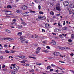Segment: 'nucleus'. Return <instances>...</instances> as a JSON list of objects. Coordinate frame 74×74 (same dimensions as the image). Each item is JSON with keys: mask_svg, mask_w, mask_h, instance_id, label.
<instances>
[{"mask_svg": "<svg viewBox=\"0 0 74 74\" xmlns=\"http://www.w3.org/2000/svg\"><path fill=\"white\" fill-rule=\"evenodd\" d=\"M53 18H54L55 19V18H56V16H53Z\"/></svg>", "mask_w": 74, "mask_h": 74, "instance_id": "obj_64", "label": "nucleus"}, {"mask_svg": "<svg viewBox=\"0 0 74 74\" xmlns=\"http://www.w3.org/2000/svg\"><path fill=\"white\" fill-rule=\"evenodd\" d=\"M24 66H25V67H27V64H24Z\"/></svg>", "mask_w": 74, "mask_h": 74, "instance_id": "obj_53", "label": "nucleus"}, {"mask_svg": "<svg viewBox=\"0 0 74 74\" xmlns=\"http://www.w3.org/2000/svg\"><path fill=\"white\" fill-rule=\"evenodd\" d=\"M12 12L11 11H8V15H12Z\"/></svg>", "mask_w": 74, "mask_h": 74, "instance_id": "obj_13", "label": "nucleus"}, {"mask_svg": "<svg viewBox=\"0 0 74 74\" xmlns=\"http://www.w3.org/2000/svg\"><path fill=\"white\" fill-rule=\"evenodd\" d=\"M24 38H23L22 37H21L20 39L21 40H23V39H24Z\"/></svg>", "mask_w": 74, "mask_h": 74, "instance_id": "obj_33", "label": "nucleus"}, {"mask_svg": "<svg viewBox=\"0 0 74 74\" xmlns=\"http://www.w3.org/2000/svg\"><path fill=\"white\" fill-rule=\"evenodd\" d=\"M56 42H53V45H56Z\"/></svg>", "mask_w": 74, "mask_h": 74, "instance_id": "obj_61", "label": "nucleus"}, {"mask_svg": "<svg viewBox=\"0 0 74 74\" xmlns=\"http://www.w3.org/2000/svg\"><path fill=\"white\" fill-rule=\"evenodd\" d=\"M71 38H74V34H73L71 35Z\"/></svg>", "mask_w": 74, "mask_h": 74, "instance_id": "obj_24", "label": "nucleus"}, {"mask_svg": "<svg viewBox=\"0 0 74 74\" xmlns=\"http://www.w3.org/2000/svg\"><path fill=\"white\" fill-rule=\"evenodd\" d=\"M12 66H13V68L14 70H15L16 71H18V70H19V66H15L16 65L15 64H12Z\"/></svg>", "mask_w": 74, "mask_h": 74, "instance_id": "obj_1", "label": "nucleus"}, {"mask_svg": "<svg viewBox=\"0 0 74 74\" xmlns=\"http://www.w3.org/2000/svg\"><path fill=\"white\" fill-rule=\"evenodd\" d=\"M46 48L48 49H50V47L48 46H47L46 47Z\"/></svg>", "mask_w": 74, "mask_h": 74, "instance_id": "obj_39", "label": "nucleus"}, {"mask_svg": "<svg viewBox=\"0 0 74 74\" xmlns=\"http://www.w3.org/2000/svg\"><path fill=\"white\" fill-rule=\"evenodd\" d=\"M39 10H40L41 9V6L39 5L38 6Z\"/></svg>", "mask_w": 74, "mask_h": 74, "instance_id": "obj_47", "label": "nucleus"}, {"mask_svg": "<svg viewBox=\"0 0 74 74\" xmlns=\"http://www.w3.org/2000/svg\"><path fill=\"white\" fill-rule=\"evenodd\" d=\"M7 8H12V7L11 6H10V5H8L7 6Z\"/></svg>", "mask_w": 74, "mask_h": 74, "instance_id": "obj_18", "label": "nucleus"}, {"mask_svg": "<svg viewBox=\"0 0 74 74\" xmlns=\"http://www.w3.org/2000/svg\"><path fill=\"white\" fill-rule=\"evenodd\" d=\"M14 52H16V51H14L13 50H11L10 53H14Z\"/></svg>", "mask_w": 74, "mask_h": 74, "instance_id": "obj_25", "label": "nucleus"}, {"mask_svg": "<svg viewBox=\"0 0 74 74\" xmlns=\"http://www.w3.org/2000/svg\"><path fill=\"white\" fill-rule=\"evenodd\" d=\"M38 37L37 35H32L33 38H36Z\"/></svg>", "mask_w": 74, "mask_h": 74, "instance_id": "obj_8", "label": "nucleus"}, {"mask_svg": "<svg viewBox=\"0 0 74 74\" xmlns=\"http://www.w3.org/2000/svg\"><path fill=\"white\" fill-rule=\"evenodd\" d=\"M52 34H53V35H55V36H56V33H52Z\"/></svg>", "mask_w": 74, "mask_h": 74, "instance_id": "obj_56", "label": "nucleus"}, {"mask_svg": "<svg viewBox=\"0 0 74 74\" xmlns=\"http://www.w3.org/2000/svg\"><path fill=\"white\" fill-rule=\"evenodd\" d=\"M67 29V27H65L64 28V30H66Z\"/></svg>", "mask_w": 74, "mask_h": 74, "instance_id": "obj_35", "label": "nucleus"}, {"mask_svg": "<svg viewBox=\"0 0 74 74\" xmlns=\"http://www.w3.org/2000/svg\"><path fill=\"white\" fill-rule=\"evenodd\" d=\"M41 64H42L41 63H38L37 65H41Z\"/></svg>", "mask_w": 74, "mask_h": 74, "instance_id": "obj_41", "label": "nucleus"}, {"mask_svg": "<svg viewBox=\"0 0 74 74\" xmlns=\"http://www.w3.org/2000/svg\"><path fill=\"white\" fill-rule=\"evenodd\" d=\"M68 41H69V42H71L72 41V40L71 39H69L68 40Z\"/></svg>", "mask_w": 74, "mask_h": 74, "instance_id": "obj_36", "label": "nucleus"}, {"mask_svg": "<svg viewBox=\"0 0 74 74\" xmlns=\"http://www.w3.org/2000/svg\"><path fill=\"white\" fill-rule=\"evenodd\" d=\"M24 14H26L25 15H24V16H29V12H26L25 13H23Z\"/></svg>", "mask_w": 74, "mask_h": 74, "instance_id": "obj_9", "label": "nucleus"}, {"mask_svg": "<svg viewBox=\"0 0 74 74\" xmlns=\"http://www.w3.org/2000/svg\"><path fill=\"white\" fill-rule=\"evenodd\" d=\"M56 72H57V73H58L59 71V70L57 69L56 71Z\"/></svg>", "mask_w": 74, "mask_h": 74, "instance_id": "obj_54", "label": "nucleus"}, {"mask_svg": "<svg viewBox=\"0 0 74 74\" xmlns=\"http://www.w3.org/2000/svg\"><path fill=\"white\" fill-rule=\"evenodd\" d=\"M56 15L57 16H60V13L56 14Z\"/></svg>", "mask_w": 74, "mask_h": 74, "instance_id": "obj_30", "label": "nucleus"}, {"mask_svg": "<svg viewBox=\"0 0 74 74\" xmlns=\"http://www.w3.org/2000/svg\"><path fill=\"white\" fill-rule=\"evenodd\" d=\"M28 66H29V64H27V67Z\"/></svg>", "mask_w": 74, "mask_h": 74, "instance_id": "obj_60", "label": "nucleus"}, {"mask_svg": "<svg viewBox=\"0 0 74 74\" xmlns=\"http://www.w3.org/2000/svg\"><path fill=\"white\" fill-rule=\"evenodd\" d=\"M16 12L18 13H20L22 12V11H21V10H18L16 11Z\"/></svg>", "mask_w": 74, "mask_h": 74, "instance_id": "obj_17", "label": "nucleus"}, {"mask_svg": "<svg viewBox=\"0 0 74 74\" xmlns=\"http://www.w3.org/2000/svg\"><path fill=\"white\" fill-rule=\"evenodd\" d=\"M21 42L23 43V42H24L25 43H26V44H27L28 43V41L27 40H23L21 41Z\"/></svg>", "mask_w": 74, "mask_h": 74, "instance_id": "obj_6", "label": "nucleus"}, {"mask_svg": "<svg viewBox=\"0 0 74 74\" xmlns=\"http://www.w3.org/2000/svg\"><path fill=\"white\" fill-rule=\"evenodd\" d=\"M50 71H53V69H51L50 70Z\"/></svg>", "mask_w": 74, "mask_h": 74, "instance_id": "obj_49", "label": "nucleus"}, {"mask_svg": "<svg viewBox=\"0 0 74 74\" xmlns=\"http://www.w3.org/2000/svg\"><path fill=\"white\" fill-rule=\"evenodd\" d=\"M43 18L42 16H40V19H42Z\"/></svg>", "mask_w": 74, "mask_h": 74, "instance_id": "obj_58", "label": "nucleus"}, {"mask_svg": "<svg viewBox=\"0 0 74 74\" xmlns=\"http://www.w3.org/2000/svg\"><path fill=\"white\" fill-rule=\"evenodd\" d=\"M58 25L59 26H62V25H60V23H58Z\"/></svg>", "mask_w": 74, "mask_h": 74, "instance_id": "obj_42", "label": "nucleus"}, {"mask_svg": "<svg viewBox=\"0 0 74 74\" xmlns=\"http://www.w3.org/2000/svg\"><path fill=\"white\" fill-rule=\"evenodd\" d=\"M0 49H3V47L2 45L0 46Z\"/></svg>", "mask_w": 74, "mask_h": 74, "instance_id": "obj_34", "label": "nucleus"}, {"mask_svg": "<svg viewBox=\"0 0 74 74\" xmlns=\"http://www.w3.org/2000/svg\"><path fill=\"white\" fill-rule=\"evenodd\" d=\"M6 32H7V33H11V31L8 30H6Z\"/></svg>", "mask_w": 74, "mask_h": 74, "instance_id": "obj_23", "label": "nucleus"}, {"mask_svg": "<svg viewBox=\"0 0 74 74\" xmlns=\"http://www.w3.org/2000/svg\"><path fill=\"white\" fill-rule=\"evenodd\" d=\"M59 36L60 38H62V35L61 34Z\"/></svg>", "mask_w": 74, "mask_h": 74, "instance_id": "obj_48", "label": "nucleus"}, {"mask_svg": "<svg viewBox=\"0 0 74 74\" xmlns=\"http://www.w3.org/2000/svg\"><path fill=\"white\" fill-rule=\"evenodd\" d=\"M12 25H16V23H13L12 24Z\"/></svg>", "mask_w": 74, "mask_h": 74, "instance_id": "obj_38", "label": "nucleus"}, {"mask_svg": "<svg viewBox=\"0 0 74 74\" xmlns=\"http://www.w3.org/2000/svg\"><path fill=\"white\" fill-rule=\"evenodd\" d=\"M10 41H11L12 42H13V41H14V40L13 39H11Z\"/></svg>", "mask_w": 74, "mask_h": 74, "instance_id": "obj_43", "label": "nucleus"}, {"mask_svg": "<svg viewBox=\"0 0 74 74\" xmlns=\"http://www.w3.org/2000/svg\"><path fill=\"white\" fill-rule=\"evenodd\" d=\"M34 1L36 3H37L38 2V0H34Z\"/></svg>", "mask_w": 74, "mask_h": 74, "instance_id": "obj_28", "label": "nucleus"}, {"mask_svg": "<svg viewBox=\"0 0 74 74\" xmlns=\"http://www.w3.org/2000/svg\"><path fill=\"white\" fill-rule=\"evenodd\" d=\"M21 24L23 25H26V23L25 22H23V21H22L21 22Z\"/></svg>", "mask_w": 74, "mask_h": 74, "instance_id": "obj_21", "label": "nucleus"}, {"mask_svg": "<svg viewBox=\"0 0 74 74\" xmlns=\"http://www.w3.org/2000/svg\"><path fill=\"white\" fill-rule=\"evenodd\" d=\"M10 73L12 74H15V72L14 71H10Z\"/></svg>", "mask_w": 74, "mask_h": 74, "instance_id": "obj_11", "label": "nucleus"}, {"mask_svg": "<svg viewBox=\"0 0 74 74\" xmlns=\"http://www.w3.org/2000/svg\"><path fill=\"white\" fill-rule=\"evenodd\" d=\"M56 9L58 11H59L60 10V8L59 6L56 7Z\"/></svg>", "mask_w": 74, "mask_h": 74, "instance_id": "obj_10", "label": "nucleus"}, {"mask_svg": "<svg viewBox=\"0 0 74 74\" xmlns=\"http://www.w3.org/2000/svg\"><path fill=\"white\" fill-rule=\"evenodd\" d=\"M42 32H45V30H44V29H42Z\"/></svg>", "mask_w": 74, "mask_h": 74, "instance_id": "obj_57", "label": "nucleus"}, {"mask_svg": "<svg viewBox=\"0 0 74 74\" xmlns=\"http://www.w3.org/2000/svg\"><path fill=\"white\" fill-rule=\"evenodd\" d=\"M18 26L19 27H22V26L21 25H18Z\"/></svg>", "mask_w": 74, "mask_h": 74, "instance_id": "obj_62", "label": "nucleus"}, {"mask_svg": "<svg viewBox=\"0 0 74 74\" xmlns=\"http://www.w3.org/2000/svg\"><path fill=\"white\" fill-rule=\"evenodd\" d=\"M45 26L46 27H47L48 28L49 27V25L48 24H46L45 25Z\"/></svg>", "mask_w": 74, "mask_h": 74, "instance_id": "obj_16", "label": "nucleus"}, {"mask_svg": "<svg viewBox=\"0 0 74 74\" xmlns=\"http://www.w3.org/2000/svg\"><path fill=\"white\" fill-rule=\"evenodd\" d=\"M29 58H30V59H36V58L35 57H32L31 56L29 57Z\"/></svg>", "mask_w": 74, "mask_h": 74, "instance_id": "obj_19", "label": "nucleus"}, {"mask_svg": "<svg viewBox=\"0 0 74 74\" xmlns=\"http://www.w3.org/2000/svg\"><path fill=\"white\" fill-rule=\"evenodd\" d=\"M20 58H21V59H23V58H26L25 56H19Z\"/></svg>", "mask_w": 74, "mask_h": 74, "instance_id": "obj_15", "label": "nucleus"}, {"mask_svg": "<svg viewBox=\"0 0 74 74\" xmlns=\"http://www.w3.org/2000/svg\"><path fill=\"white\" fill-rule=\"evenodd\" d=\"M38 16V19H40L41 18L40 16Z\"/></svg>", "mask_w": 74, "mask_h": 74, "instance_id": "obj_55", "label": "nucleus"}, {"mask_svg": "<svg viewBox=\"0 0 74 74\" xmlns=\"http://www.w3.org/2000/svg\"><path fill=\"white\" fill-rule=\"evenodd\" d=\"M64 49H66V51H68L69 50V48L68 47H66L64 48Z\"/></svg>", "mask_w": 74, "mask_h": 74, "instance_id": "obj_29", "label": "nucleus"}, {"mask_svg": "<svg viewBox=\"0 0 74 74\" xmlns=\"http://www.w3.org/2000/svg\"><path fill=\"white\" fill-rule=\"evenodd\" d=\"M42 43L43 44H47V43L46 42H45V41H43Z\"/></svg>", "mask_w": 74, "mask_h": 74, "instance_id": "obj_44", "label": "nucleus"}, {"mask_svg": "<svg viewBox=\"0 0 74 74\" xmlns=\"http://www.w3.org/2000/svg\"><path fill=\"white\" fill-rule=\"evenodd\" d=\"M39 13L40 14H44V13H43V12L41 11L39 12Z\"/></svg>", "mask_w": 74, "mask_h": 74, "instance_id": "obj_32", "label": "nucleus"}, {"mask_svg": "<svg viewBox=\"0 0 74 74\" xmlns=\"http://www.w3.org/2000/svg\"><path fill=\"white\" fill-rule=\"evenodd\" d=\"M18 35L20 36H21V35H22V32H20L18 33Z\"/></svg>", "mask_w": 74, "mask_h": 74, "instance_id": "obj_27", "label": "nucleus"}, {"mask_svg": "<svg viewBox=\"0 0 74 74\" xmlns=\"http://www.w3.org/2000/svg\"><path fill=\"white\" fill-rule=\"evenodd\" d=\"M5 52H6V53H10V52L8 51L7 50H5Z\"/></svg>", "mask_w": 74, "mask_h": 74, "instance_id": "obj_26", "label": "nucleus"}, {"mask_svg": "<svg viewBox=\"0 0 74 74\" xmlns=\"http://www.w3.org/2000/svg\"><path fill=\"white\" fill-rule=\"evenodd\" d=\"M4 40H9V41H11V39L9 38H4Z\"/></svg>", "mask_w": 74, "mask_h": 74, "instance_id": "obj_12", "label": "nucleus"}, {"mask_svg": "<svg viewBox=\"0 0 74 74\" xmlns=\"http://www.w3.org/2000/svg\"><path fill=\"white\" fill-rule=\"evenodd\" d=\"M13 21L14 22H16V20H15V19H13Z\"/></svg>", "mask_w": 74, "mask_h": 74, "instance_id": "obj_63", "label": "nucleus"}, {"mask_svg": "<svg viewBox=\"0 0 74 74\" xmlns=\"http://www.w3.org/2000/svg\"><path fill=\"white\" fill-rule=\"evenodd\" d=\"M59 62H60L61 63H65V62L64 61H59Z\"/></svg>", "mask_w": 74, "mask_h": 74, "instance_id": "obj_46", "label": "nucleus"}, {"mask_svg": "<svg viewBox=\"0 0 74 74\" xmlns=\"http://www.w3.org/2000/svg\"><path fill=\"white\" fill-rule=\"evenodd\" d=\"M5 14H6V15H8V11H5Z\"/></svg>", "mask_w": 74, "mask_h": 74, "instance_id": "obj_22", "label": "nucleus"}, {"mask_svg": "<svg viewBox=\"0 0 74 74\" xmlns=\"http://www.w3.org/2000/svg\"><path fill=\"white\" fill-rule=\"evenodd\" d=\"M53 54L55 56H59L60 55V53L58 52H55Z\"/></svg>", "mask_w": 74, "mask_h": 74, "instance_id": "obj_4", "label": "nucleus"}, {"mask_svg": "<svg viewBox=\"0 0 74 74\" xmlns=\"http://www.w3.org/2000/svg\"><path fill=\"white\" fill-rule=\"evenodd\" d=\"M50 14L51 15H54V13L52 11L50 12Z\"/></svg>", "mask_w": 74, "mask_h": 74, "instance_id": "obj_20", "label": "nucleus"}, {"mask_svg": "<svg viewBox=\"0 0 74 74\" xmlns=\"http://www.w3.org/2000/svg\"><path fill=\"white\" fill-rule=\"evenodd\" d=\"M63 25H64H64H65V21H64Z\"/></svg>", "mask_w": 74, "mask_h": 74, "instance_id": "obj_59", "label": "nucleus"}, {"mask_svg": "<svg viewBox=\"0 0 74 74\" xmlns=\"http://www.w3.org/2000/svg\"><path fill=\"white\" fill-rule=\"evenodd\" d=\"M40 50H41V47H39L38 48L36 51V54H38V53L40 52Z\"/></svg>", "mask_w": 74, "mask_h": 74, "instance_id": "obj_2", "label": "nucleus"}, {"mask_svg": "<svg viewBox=\"0 0 74 74\" xmlns=\"http://www.w3.org/2000/svg\"><path fill=\"white\" fill-rule=\"evenodd\" d=\"M28 8V7L26 6H22V9L23 10H26Z\"/></svg>", "mask_w": 74, "mask_h": 74, "instance_id": "obj_7", "label": "nucleus"}, {"mask_svg": "<svg viewBox=\"0 0 74 74\" xmlns=\"http://www.w3.org/2000/svg\"><path fill=\"white\" fill-rule=\"evenodd\" d=\"M44 52H45L46 53H47V52H48L49 51H48L47 50H45L44 51Z\"/></svg>", "mask_w": 74, "mask_h": 74, "instance_id": "obj_37", "label": "nucleus"}, {"mask_svg": "<svg viewBox=\"0 0 74 74\" xmlns=\"http://www.w3.org/2000/svg\"><path fill=\"white\" fill-rule=\"evenodd\" d=\"M4 47L6 48V47H7V44L4 45Z\"/></svg>", "mask_w": 74, "mask_h": 74, "instance_id": "obj_40", "label": "nucleus"}, {"mask_svg": "<svg viewBox=\"0 0 74 74\" xmlns=\"http://www.w3.org/2000/svg\"><path fill=\"white\" fill-rule=\"evenodd\" d=\"M5 65H3L2 66V68H4V67H5Z\"/></svg>", "mask_w": 74, "mask_h": 74, "instance_id": "obj_50", "label": "nucleus"}, {"mask_svg": "<svg viewBox=\"0 0 74 74\" xmlns=\"http://www.w3.org/2000/svg\"><path fill=\"white\" fill-rule=\"evenodd\" d=\"M69 13L71 14H74V10H69Z\"/></svg>", "mask_w": 74, "mask_h": 74, "instance_id": "obj_5", "label": "nucleus"}, {"mask_svg": "<svg viewBox=\"0 0 74 74\" xmlns=\"http://www.w3.org/2000/svg\"><path fill=\"white\" fill-rule=\"evenodd\" d=\"M30 12H33V13H35V11H33L32 10H30Z\"/></svg>", "mask_w": 74, "mask_h": 74, "instance_id": "obj_31", "label": "nucleus"}, {"mask_svg": "<svg viewBox=\"0 0 74 74\" xmlns=\"http://www.w3.org/2000/svg\"><path fill=\"white\" fill-rule=\"evenodd\" d=\"M64 7H66V6H68L69 5V2L67 1H65L64 2Z\"/></svg>", "mask_w": 74, "mask_h": 74, "instance_id": "obj_3", "label": "nucleus"}, {"mask_svg": "<svg viewBox=\"0 0 74 74\" xmlns=\"http://www.w3.org/2000/svg\"><path fill=\"white\" fill-rule=\"evenodd\" d=\"M3 57L2 56H0V59H3Z\"/></svg>", "mask_w": 74, "mask_h": 74, "instance_id": "obj_51", "label": "nucleus"}, {"mask_svg": "<svg viewBox=\"0 0 74 74\" xmlns=\"http://www.w3.org/2000/svg\"><path fill=\"white\" fill-rule=\"evenodd\" d=\"M20 63H25V62L24 61H20Z\"/></svg>", "mask_w": 74, "mask_h": 74, "instance_id": "obj_52", "label": "nucleus"}, {"mask_svg": "<svg viewBox=\"0 0 74 74\" xmlns=\"http://www.w3.org/2000/svg\"><path fill=\"white\" fill-rule=\"evenodd\" d=\"M58 30H60V29H54V32H55L56 33H57V32H59V30L58 31Z\"/></svg>", "mask_w": 74, "mask_h": 74, "instance_id": "obj_14", "label": "nucleus"}, {"mask_svg": "<svg viewBox=\"0 0 74 74\" xmlns=\"http://www.w3.org/2000/svg\"><path fill=\"white\" fill-rule=\"evenodd\" d=\"M51 69V67L49 66L47 67V69L48 70H49Z\"/></svg>", "mask_w": 74, "mask_h": 74, "instance_id": "obj_45", "label": "nucleus"}]
</instances>
